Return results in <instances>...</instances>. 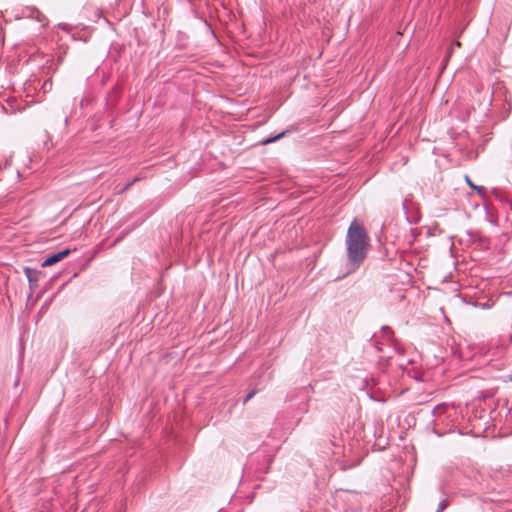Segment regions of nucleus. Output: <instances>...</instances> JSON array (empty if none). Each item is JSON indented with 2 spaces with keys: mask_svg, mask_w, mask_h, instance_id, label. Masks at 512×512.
I'll return each mask as SVG.
<instances>
[{
  "mask_svg": "<svg viewBox=\"0 0 512 512\" xmlns=\"http://www.w3.org/2000/svg\"><path fill=\"white\" fill-rule=\"evenodd\" d=\"M348 272L360 267L367 256L369 238L361 223L357 220L351 222L346 235Z\"/></svg>",
  "mask_w": 512,
  "mask_h": 512,
  "instance_id": "1",
  "label": "nucleus"
},
{
  "mask_svg": "<svg viewBox=\"0 0 512 512\" xmlns=\"http://www.w3.org/2000/svg\"><path fill=\"white\" fill-rule=\"evenodd\" d=\"M24 273L28 279L30 289L32 291L36 290L38 288V281L39 276L41 275V271L25 267Z\"/></svg>",
  "mask_w": 512,
  "mask_h": 512,
  "instance_id": "2",
  "label": "nucleus"
},
{
  "mask_svg": "<svg viewBox=\"0 0 512 512\" xmlns=\"http://www.w3.org/2000/svg\"><path fill=\"white\" fill-rule=\"evenodd\" d=\"M70 254V249H64L62 251H59L57 253H54L50 256H48L43 262L42 267H48L56 264L57 262L63 260L65 257H67Z\"/></svg>",
  "mask_w": 512,
  "mask_h": 512,
  "instance_id": "3",
  "label": "nucleus"
},
{
  "mask_svg": "<svg viewBox=\"0 0 512 512\" xmlns=\"http://www.w3.org/2000/svg\"><path fill=\"white\" fill-rule=\"evenodd\" d=\"M383 339L390 345L394 346L396 351L402 353V349L398 348L395 344L394 333L389 326H383L381 328Z\"/></svg>",
  "mask_w": 512,
  "mask_h": 512,
  "instance_id": "4",
  "label": "nucleus"
},
{
  "mask_svg": "<svg viewBox=\"0 0 512 512\" xmlns=\"http://www.w3.org/2000/svg\"><path fill=\"white\" fill-rule=\"evenodd\" d=\"M27 12V17L33 18L40 23H43L46 20L45 16L36 8H28Z\"/></svg>",
  "mask_w": 512,
  "mask_h": 512,
  "instance_id": "5",
  "label": "nucleus"
},
{
  "mask_svg": "<svg viewBox=\"0 0 512 512\" xmlns=\"http://www.w3.org/2000/svg\"><path fill=\"white\" fill-rule=\"evenodd\" d=\"M402 207L405 211V217H406V220L408 223L412 224V223H417L419 221V216L417 214L415 215H409L408 212H407V209H408V201L407 199H405L403 202H402Z\"/></svg>",
  "mask_w": 512,
  "mask_h": 512,
  "instance_id": "6",
  "label": "nucleus"
},
{
  "mask_svg": "<svg viewBox=\"0 0 512 512\" xmlns=\"http://www.w3.org/2000/svg\"><path fill=\"white\" fill-rule=\"evenodd\" d=\"M286 133H287V131H283L275 136L266 138V139L262 140V144L267 145V144L273 143V142L281 139L283 136H285Z\"/></svg>",
  "mask_w": 512,
  "mask_h": 512,
  "instance_id": "7",
  "label": "nucleus"
},
{
  "mask_svg": "<svg viewBox=\"0 0 512 512\" xmlns=\"http://www.w3.org/2000/svg\"><path fill=\"white\" fill-rule=\"evenodd\" d=\"M466 182L467 184L474 190L477 191L478 194L482 195L485 192V188L483 186H477L475 185L468 176H466Z\"/></svg>",
  "mask_w": 512,
  "mask_h": 512,
  "instance_id": "8",
  "label": "nucleus"
},
{
  "mask_svg": "<svg viewBox=\"0 0 512 512\" xmlns=\"http://www.w3.org/2000/svg\"><path fill=\"white\" fill-rule=\"evenodd\" d=\"M140 178L139 177H136L134 178L132 181H130L129 183H127L121 190H120V194H123L124 192H126L134 183H136L137 181H139Z\"/></svg>",
  "mask_w": 512,
  "mask_h": 512,
  "instance_id": "9",
  "label": "nucleus"
},
{
  "mask_svg": "<svg viewBox=\"0 0 512 512\" xmlns=\"http://www.w3.org/2000/svg\"><path fill=\"white\" fill-rule=\"evenodd\" d=\"M448 507V500L442 499L438 504L437 511L443 512Z\"/></svg>",
  "mask_w": 512,
  "mask_h": 512,
  "instance_id": "10",
  "label": "nucleus"
},
{
  "mask_svg": "<svg viewBox=\"0 0 512 512\" xmlns=\"http://www.w3.org/2000/svg\"><path fill=\"white\" fill-rule=\"evenodd\" d=\"M258 392L257 389H253L251 390L247 395L246 397L244 398L243 400V404H246L250 399H252L254 397V395Z\"/></svg>",
  "mask_w": 512,
  "mask_h": 512,
  "instance_id": "11",
  "label": "nucleus"
},
{
  "mask_svg": "<svg viewBox=\"0 0 512 512\" xmlns=\"http://www.w3.org/2000/svg\"><path fill=\"white\" fill-rule=\"evenodd\" d=\"M380 344H381V343L379 342V340H378L377 338H375V339H374V345H375V347L377 348V350H378V351H381V350H382V348H381Z\"/></svg>",
  "mask_w": 512,
  "mask_h": 512,
  "instance_id": "12",
  "label": "nucleus"
},
{
  "mask_svg": "<svg viewBox=\"0 0 512 512\" xmlns=\"http://www.w3.org/2000/svg\"><path fill=\"white\" fill-rule=\"evenodd\" d=\"M267 461H268L269 464H271L272 461H273V457L272 456H267Z\"/></svg>",
  "mask_w": 512,
  "mask_h": 512,
  "instance_id": "13",
  "label": "nucleus"
},
{
  "mask_svg": "<svg viewBox=\"0 0 512 512\" xmlns=\"http://www.w3.org/2000/svg\"><path fill=\"white\" fill-rule=\"evenodd\" d=\"M436 512H440V511H436Z\"/></svg>",
  "mask_w": 512,
  "mask_h": 512,
  "instance_id": "14",
  "label": "nucleus"
}]
</instances>
